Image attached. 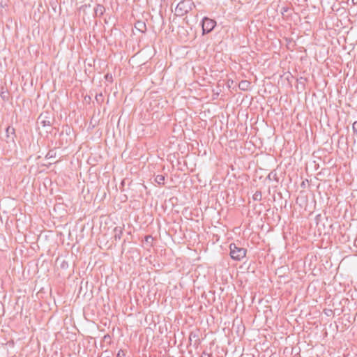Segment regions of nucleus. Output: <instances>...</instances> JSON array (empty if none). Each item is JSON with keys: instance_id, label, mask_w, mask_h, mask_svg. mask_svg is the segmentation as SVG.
<instances>
[{"instance_id": "22", "label": "nucleus", "mask_w": 357, "mask_h": 357, "mask_svg": "<svg viewBox=\"0 0 357 357\" xmlns=\"http://www.w3.org/2000/svg\"><path fill=\"white\" fill-rule=\"evenodd\" d=\"M105 78L107 80H112V75H110V74H107V75H105Z\"/></svg>"}, {"instance_id": "17", "label": "nucleus", "mask_w": 357, "mask_h": 357, "mask_svg": "<svg viewBox=\"0 0 357 357\" xmlns=\"http://www.w3.org/2000/svg\"><path fill=\"white\" fill-rule=\"evenodd\" d=\"M55 155H56V152L54 150H50L47 153L45 158H54Z\"/></svg>"}, {"instance_id": "26", "label": "nucleus", "mask_w": 357, "mask_h": 357, "mask_svg": "<svg viewBox=\"0 0 357 357\" xmlns=\"http://www.w3.org/2000/svg\"><path fill=\"white\" fill-rule=\"evenodd\" d=\"M351 1H352L353 4L357 3V0H351Z\"/></svg>"}, {"instance_id": "13", "label": "nucleus", "mask_w": 357, "mask_h": 357, "mask_svg": "<svg viewBox=\"0 0 357 357\" xmlns=\"http://www.w3.org/2000/svg\"><path fill=\"white\" fill-rule=\"evenodd\" d=\"M154 314H146L144 319H145L146 322L148 323L149 324V326L152 325V324H151V323L153 319Z\"/></svg>"}, {"instance_id": "3", "label": "nucleus", "mask_w": 357, "mask_h": 357, "mask_svg": "<svg viewBox=\"0 0 357 357\" xmlns=\"http://www.w3.org/2000/svg\"><path fill=\"white\" fill-rule=\"evenodd\" d=\"M216 26V22L214 20L204 17L202 21V34L205 35L211 32Z\"/></svg>"}, {"instance_id": "20", "label": "nucleus", "mask_w": 357, "mask_h": 357, "mask_svg": "<svg viewBox=\"0 0 357 357\" xmlns=\"http://www.w3.org/2000/svg\"><path fill=\"white\" fill-rule=\"evenodd\" d=\"M289 10V8L288 7H282L281 8L280 13L282 15H284L286 13H287Z\"/></svg>"}, {"instance_id": "10", "label": "nucleus", "mask_w": 357, "mask_h": 357, "mask_svg": "<svg viewBox=\"0 0 357 357\" xmlns=\"http://www.w3.org/2000/svg\"><path fill=\"white\" fill-rule=\"evenodd\" d=\"M160 321L161 317L160 316V314H155L153 316V319L151 324H152L153 326H155L157 324H160Z\"/></svg>"}, {"instance_id": "2", "label": "nucleus", "mask_w": 357, "mask_h": 357, "mask_svg": "<svg viewBox=\"0 0 357 357\" xmlns=\"http://www.w3.org/2000/svg\"><path fill=\"white\" fill-rule=\"evenodd\" d=\"M229 250L231 257L236 261L241 260L245 257L247 252L246 249L238 247L235 243L230 244Z\"/></svg>"}, {"instance_id": "12", "label": "nucleus", "mask_w": 357, "mask_h": 357, "mask_svg": "<svg viewBox=\"0 0 357 357\" xmlns=\"http://www.w3.org/2000/svg\"><path fill=\"white\" fill-rule=\"evenodd\" d=\"M252 199L255 201H261L262 199V194L261 191H256L255 193L252 196Z\"/></svg>"}, {"instance_id": "18", "label": "nucleus", "mask_w": 357, "mask_h": 357, "mask_svg": "<svg viewBox=\"0 0 357 357\" xmlns=\"http://www.w3.org/2000/svg\"><path fill=\"white\" fill-rule=\"evenodd\" d=\"M125 356H126V352H125V351H123L122 349H120L116 354V357H125Z\"/></svg>"}, {"instance_id": "1", "label": "nucleus", "mask_w": 357, "mask_h": 357, "mask_svg": "<svg viewBox=\"0 0 357 357\" xmlns=\"http://www.w3.org/2000/svg\"><path fill=\"white\" fill-rule=\"evenodd\" d=\"M195 7L194 3L190 0L181 1L175 9L176 15L178 16H183Z\"/></svg>"}, {"instance_id": "25", "label": "nucleus", "mask_w": 357, "mask_h": 357, "mask_svg": "<svg viewBox=\"0 0 357 357\" xmlns=\"http://www.w3.org/2000/svg\"><path fill=\"white\" fill-rule=\"evenodd\" d=\"M107 338H110V336L109 335H105L104 339L106 340Z\"/></svg>"}, {"instance_id": "7", "label": "nucleus", "mask_w": 357, "mask_h": 357, "mask_svg": "<svg viewBox=\"0 0 357 357\" xmlns=\"http://www.w3.org/2000/svg\"><path fill=\"white\" fill-rule=\"evenodd\" d=\"M114 238L116 241L120 240L123 234V229L121 227H116L114 229Z\"/></svg>"}, {"instance_id": "14", "label": "nucleus", "mask_w": 357, "mask_h": 357, "mask_svg": "<svg viewBox=\"0 0 357 357\" xmlns=\"http://www.w3.org/2000/svg\"><path fill=\"white\" fill-rule=\"evenodd\" d=\"M265 319L266 322L267 323L268 321V317L266 316L265 314H261V313H259V314H255V318L253 319V321H255L257 319Z\"/></svg>"}, {"instance_id": "24", "label": "nucleus", "mask_w": 357, "mask_h": 357, "mask_svg": "<svg viewBox=\"0 0 357 357\" xmlns=\"http://www.w3.org/2000/svg\"><path fill=\"white\" fill-rule=\"evenodd\" d=\"M145 238L146 242H149V239H153L151 236H146Z\"/></svg>"}, {"instance_id": "21", "label": "nucleus", "mask_w": 357, "mask_h": 357, "mask_svg": "<svg viewBox=\"0 0 357 357\" xmlns=\"http://www.w3.org/2000/svg\"><path fill=\"white\" fill-rule=\"evenodd\" d=\"M211 354H208L206 351H204L201 355V357H211Z\"/></svg>"}, {"instance_id": "5", "label": "nucleus", "mask_w": 357, "mask_h": 357, "mask_svg": "<svg viewBox=\"0 0 357 357\" xmlns=\"http://www.w3.org/2000/svg\"><path fill=\"white\" fill-rule=\"evenodd\" d=\"M6 142L8 143L15 142V138L16 137L15 130L11 126H8L6 129Z\"/></svg>"}, {"instance_id": "9", "label": "nucleus", "mask_w": 357, "mask_h": 357, "mask_svg": "<svg viewBox=\"0 0 357 357\" xmlns=\"http://www.w3.org/2000/svg\"><path fill=\"white\" fill-rule=\"evenodd\" d=\"M135 26L137 30H139L142 33H144L146 29V24L141 21H138L135 24Z\"/></svg>"}, {"instance_id": "8", "label": "nucleus", "mask_w": 357, "mask_h": 357, "mask_svg": "<svg viewBox=\"0 0 357 357\" xmlns=\"http://www.w3.org/2000/svg\"><path fill=\"white\" fill-rule=\"evenodd\" d=\"M250 86V82L248 80H242L238 84V87L242 91H246Z\"/></svg>"}, {"instance_id": "4", "label": "nucleus", "mask_w": 357, "mask_h": 357, "mask_svg": "<svg viewBox=\"0 0 357 357\" xmlns=\"http://www.w3.org/2000/svg\"><path fill=\"white\" fill-rule=\"evenodd\" d=\"M189 340L190 344H193L194 347H197L201 344V340L199 338V331H195L190 332L189 335Z\"/></svg>"}, {"instance_id": "6", "label": "nucleus", "mask_w": 357, "mask_h": 357, "mask_svg": "<svg viewBox=\"0 0 357 357\" xmlns=\"http://www.w3.org/2000/svg\"><path fill=\"white\" fill-rule=\"evenodd\" d=\"M105 12V8L101 4H98L96 6V7L94 8L95 17H101L104 14Z\"/></svg>"}, {"instance_id": "27", "label": "nucleus", "mask_w": 357, "mask_h": 357, "mask_svg": "<svg viewBox=\"0 0 357 357\" xmlns=\"http://www.w3.org/2000/svg\"><path fill=\"white\" fill-rule=\"evenodd\" d=\"M210 317L212 318V319H215V317L213 316V314H210Z\"/></svg>"}, {"instance_id": "23", "label": "nucleus", "mask_w": 357, "mask_h": 357, "mask_svg": "<svg viewBox=\"0 0 357 357\" xmlns=\"http://www.w3.org/2000/svg\"><path fill=\"white\" fill-rule=\"evenodd\" d=\"M91 7V5L90 4H85V5H83L80 7V9H83L84 10L85 8H90Z\"/></svg>"}, {"instance_id": "15", "label": "nucleus", "mask_w": 357, "mask_h": 357, "mask_svg": "<svg viewBox=\"0 0 357 357\" xmlns=\"http://www.w3.org/2000/svg\"><path fill=\"white\" fill-rule=\"evenodd\" d=\"M39 120H41L40 123L43 125V126L45 127L47 126H51V121L48 120H43L42 119V114L38 118Z\"/></svg>"}, {"instance_id": "19", "label": "nucleus", "mask_w": 357, "mask_h": 357, "mask_svg": "<svg viewBox=\"0 0 357 357\" xmlns=\"http://www.w3.org/2000/svg\"><path fill=\"white\" fill-rule=\"evenodd\" d=\"M352 129H353L354 133L357 137V121L354 122L353 126H352Z\"/></svg>"}, {"instance_id": "16", "label": "nucleus", "mask_w": 357, "mask_h": 357, "mask_svg": "<svg viewBox=\"0 0 357 357\" xmlns=\"http://www.w3.org/2000/svg\"><path fill=\"white\" fill-rule=\"evenodd\" d=\"M95 99L98 103H101L103 101V96L102 93L96 94Z\"/></svg>"}, {"instance_id": "11", "label": "nucleus", "mask_w": 357, "mask_h": 357, "mask_svg": "<svg viewBox=\"0 0 357 357\" xmlns=\"http://www.w3.org/2000/svg\"><path fill=\"white\" fill-rule=\"evenodd\" d=\"M165 179V176L164 175H157L155 177V182L158 185H163Z\"/></svg>"}, {"instance_id": "28", "label": "nucleus", "mask_w": 357, "mask_h": 357, "mask_svg": "<svg viewBox=\"0 0 357 357\" xmlns=\"http://www.w3.org/2000/svg\"><path fill=\"white\" fill-rule=\"evenodd\" d=\"M350 314L349 313H347V314H344V316H346V315H349Z\"/></svg>"}]
</instances>
